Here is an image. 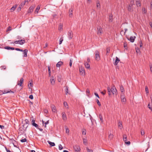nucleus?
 <instances>
[{"label":"nucleus","mask_w":152,"mask_h":152,"mask_svg":"<svg viewBox=\"0 0 152 152\" xmlns=\"http://www.w3.org/2000/svg\"><path fill=\"white\" fill-rule=\"evenodd\" d=\"M63 40V37H61L59 39V44L60 45L61 44Z\"/></svg>","instance_id":"obj_33"},{"label":"nucleus","mask_w":152,"mask_h":152,"mask_svg":"<svg viewBox=\"0 0 152 152\" xmlns=\"http://www.w3.org/2000/svg\"><path fill=\"white\" fill-rule=\"evenodd\" d=\"M1 67L2 68V69H5L6 68V66H1Z\"/></svg>","instance_id":"obj_61"},{"label":"nucleus","mask_w":152,"mask_h":152,"mask_svg":"<svg viewBox=\"0 0 152 152\" xmlns=\"http://www.w3.org/2000/svg\"><path fill=\"white\" fill-rule=\"evenodd\" d=\"M66 94H67L68 93V88L67 86L66 87V89L65 90Z\"/></svg>","instance_id":"obj_39"},{"label":"nucleus","mask_w":152,"mask_h":152,"mask_svg":"<svg viewBox=\"0 0 152 152\" xmlns=\"http://www.w3.org/2000/svg\"><path fill=\"white\" fill-rule=\"evenodd\" d=\"M123 140L124 142L127 140V137L126 135L124 134L123 135Z\"/></svg>","instance_id":"obj_22"},{"label":"nucleus","mask_w":152,"mask_h":152,"mask_svg":"<svg viewBox=\"0 0 152 152\" xmlns=\"http://www.w3.org/2000/svg\"><path fill=\"white\" fill-rule=\"evenodd\" d=\"M66 133L68 134L69 133V129H68L67 128H66Z\"/></svg>","instance_id":"obj_50"},{"label":"nucleus","mask_w":152,"mask_h":152,"mask_svg":"<svg viewBox=\"0 0 152 152\" xmlns=\"http://www.w3.org/2000/svg\"><path fill=\"white\" fill-rule=\"evenodd\" d=\"M92 3L91 0H87V3L88 4H90Z\"/></svg>","instance_id":"obj_35"},{"label":"nucleus","mask_w":152,"mask_h":152,"mask_svg":"<svg viewBox=\"0 0 152 152\" xmlns=\"http://www.w3.org/2000/svg\"><path fill=\"white\" fill-rule=\"evenodd\" d=\"M25 3L24 2L20 4V6L21 7H23L25 5Z\"/></svg>","instance_id":"obj_58"},{"label":"nucleus","mask_w":152,"mask_h":152,"mask_svg":"<svg viewBox=\"0 0 152 152\" xmlns=\"http://www.w3.org/2000/svg\"><path fill=\"white\" fill-rule=\"evenodd\" d=\"M28 50L26 49H25L23 50V54L24 55V57H26L27 56V53L28 52Z\"/></svg>","instance_id":"obj_16"},{"label":"nucleus","mask_w":152,"mask_h":152,"mask_svg":"<svg viewBox=\"0 0 152 152\" xmlns=\"http://www.w3.org/2000/svg\"><path fill=\"white\" fill-rule=\"evenodd\" d=\"M42 124L43 125L44 124H45V127H46V125L47 124H48V123H49V121H47L46 122H45V123H44V121H42Z\"/></svg>","instance_id":"obj_32"},{"label":"nucleus","mask_w":152,"mask_h":152,"mask_svg":"<svg viewBox=\"0 0 152 152\" xmlns=\"http://www.w3.org/2000/svg\"><path fill=\"white\" fill-rule=\"evenodd\" d=\"M5 148L7 152H12L9 149H7L6 147H5Z\"/></svg>","instance_id":"obj_62"},{"label":"nucleus","mask_w":152,"mask_h":152,"mask_svg":"<svg viewBox=\"0 0 152 152\" xmlns=\"http://www.w3.org/2000/svg\"><path fill=\"white\" fill-rule=\"evenodd\" d=\"M120 90L121 91V92H122V93H123L124 92V87L122 86H120Z\"/></svg>","instance_id":"obj_28"},{"label":"nucleus","mask_w":152,"mask_h":152,"mask_svg":"<svg viewBox=\"0 0 152 152\" xmlns=\"http://www.w3.org/2000/svg\"><path fill=\"white\" fill-rule=\"evenodd\" d=\"M99 118L101 122L103 123V119L102 116L100 114L99 115Z\"/></svg>","instance_id":"obj_29"},{"label":"nucleus","mask_w":152,"mask_h":152,"mask_svg":"<svg viewBox=\"0 0 152 152\" xmlns=\"http://www.w3.org/2000/svg\"><path fill=\"white\" fill-rule=\"evenodd\" d=\"M10 48L11 47H10L7 46V47H5L4 48H5V49H6L10 50Z\"/></svg>","instance_id":"obj_56"},{"label":"nucleus","mask_w":152,"mask_h":152,"mask_svg":"<svg viewBox=\"0 0 152 152\" xmlns=\"http://www.w3.org/2000/svg\"><path fill=\"white\" fill-rule=\"evenodd\" d=\"M121 102H125L126 101V99L125 96L124 95V93L122 94L121 96Z\"/></svg>","instance_id":"obj_7"},{"label":"nucleus","mask_w":152,"mask_h":152,"mask_svg":"<svg viewBox=\"0 0 152 152\" xmlns=\"http://www.w3.org/2000/svg\"><path fill=\"white\" fill-rule=\"evenodd\" d=\"M58 82H60L61 80V78L60 77H58Z\"/></svg>","instance_id":"obj_60"},{"label":"nucleus","mask_w":152,"mask_h":152,"mask_svg":"<svg viewBox=\"0 0 152 152\" xmlns=\"http://www.w3.org/2000/svg\"><path fill=\"white\" fill-rule=\"evenodd\" d=\"M132 5L130 4L128 7V10L129 11H131L132 10L133 7H132Z\"/></svg>","instance_id":"obj_23"},{"label":"nucleus","mask_w":152,"mask_h":152,"mask_svg":"<svg viewBox=\"0 0 152 152\" xmlns=\"http://www.w3.org/2000/svg\"><path fill=\"white\" fill-rule=\"evenodd\" d=\"M84 65L85 67L87 69H89L90 68V64L87 62H84Z\"/></svg>","instance_id":"obj_15"},{"label":"nucleus","mask_w":152,"mask_h":152,"mask_svg":"<svg viewBox=\"0 0 152 152\" xmlns=\"http://www.w3.org/2000/svg\"><path fill=\"white\" fill-rule=\"evenodd\" d=\"M34 8V6H31L29 8L28 10V13L31 12L33 11Z\"/></svg>","instance_id":"obj_12"},{"label":"nucleus","mask_w":152,"mask_h":152,"mask_svg":"<svg viewBox=\"0 0 152 152\" xmlns=\"http://www.w3.org/2000/svg\"><path fill=\"white\" fill-rule=\"evenodd\" d=\"M96 102H97V103L98 105H99V106H100L101 104H100V102H99V100H98V99H97L96 100Z\"/></svg>","instance_id":"obj_52"},{"label":"nucleus","mask_w":152,"mask_h":152,"mask_svg":"<svg viewBox=\"0 0 152 152\" xmlns=\"http://www.w3.org/2000/svg\"><path fill=\"white\" fill-rule=\"evenodd\" d=\"M83 142L84 144L86 145L87 143V140L85 138L83 139Z\"/></svg>","instance_id":"obj_31"},{"label":"nucleus","mask_w":152,"mask_h":152,"mask_svg":"<svg viewBox=\"0 0 152 152\" xmlns=\"http://www.w3.org/2000/svg\"><path fill=\"white\" fill-rule=\"evenodd\" d=\"M79 69L80 75H85V72L84 68L81 67H80Z\"/></svg>","instance_id":"obj_4"},{"label":"nucleus","mask_w":152,"mask_h":152,"mask_svg":"<svg viewBox=\"0 0 152 152\" xmlns=\"http://www.w3.org/2000/svg\"><path fill=\"white\" fill-rule=\"evenodd\" d=\"M96 7H97L100 8V4L99 2H97Z\"/></svg>","instance_id":"obj_53"},{"label":"nucleus","mask_w":152,"mask_h":152,"mask_svg":"<svg viewBox=\"0 0 152 152\" xmlns=\"http://www.w3.org/2000/svg\"><path fill=\"white\" fill-rule=\"evenodd\" d=\"M63 64V62L62 61H59L56 64V66L57 67H60Z\"/></svg>","instance_id":"obj_13"},{"label":"nucleus","mask_w":152,"mask_h":152,"mask_svg":"<svg viewBox=\"0 0 152 152\" xmlns=\"http://www.w3.org/2000/svg\"><path fill=\"white\" fill-rule=\"evenodd\" d=\"M109 137L110 139H112L113 137V135L112 134H110L109 136Z\"/></svg>","instance_id":"obj_41"},{"label":"nucleus","mask_w":152,"mask_h":152,"mask_svg":"<svg viewBox=\"0 0 152 152\" xmlns=\"http://www.w3.org/2000/svg\"><path fill=\"white\" fill-rule=\"evenodd\" d=\"M150 70L151 72H152V65L151 64H150Z\"/></svg>","instance_id":"obj_64"},{"label":"nucleus","mask_w":152,"mask_h":152,"mask_svg":"<svg viewBox=\"0 0 152 152\" xmlns=\"http://www.w3.org/2000/svg\"><path fill=\"white\" fill-rule=\"evenodd\" d=\"M107 91L109 95H111L112 93L113 95L115 94L116 95L117 94V91L114 86H112L111 88L110 87H107Z\"/></svg>","instance_id":"obj_1"},{"label":"nucleus","mask_w":152,"mask_h":152,"mask_svg":"<svg viewBox=\"0 0 152 152\" xmlns=\"http://www.w3.org/2000/svg\"><path fill=\"white\" fill-rule=\"evenodd\" d=\"M68 37L69 39H71L73 36V33L72 32V31H69L68 32Z\"/></svg>","instance_id":"obj_8"},{"label":"nucleus","mask_w":152,"mask_h":152,"mask_svg":"<svg viewBox=\"0 0 152 152\" xmlns=\"http://www.w3.org/2000/svg\"><path fill=\"white\" fill-rule=\"evenodd\" d=\"M106 92V90H104L103 91L101 92V93L103 95H104L105 94Z\"/></svg>","instance_id":"obj_57"},{"label":"nucleus","mask_w":152,"mask_h":152,"mask_svg":"<svg viewBox=\"0 0 152 152\" xmlns=\"http://www.w3.org/2000/svg\"><path fill=\"white\" fill-rule=\"evenodd\" d=\"M136 4L137 7L140 6L141 4L140 1L138 0H136Z\"/></svg>","instance_id":"obj_25"},{"label":"nucleus","mask_w":152,"mask_h":152,"mask_svg":"<svg viewBox=\"0 0 152 152\" xmlns=\"http://www.w3.org/2000/svg\"><path fill=\"white\" fill-rule=\"evenodd\" d=\"M87 95L88 96L90 94V91L88 89H87L86 91Z\"/></svg>","instance_id":"obj_37"},{"label":"nucleus","mask_w":152,"mask_h":152,"mask_svg":"<svg viewBox=\"0 0 152 152\" xmlns=\"http://www.w3.org/2000/svg\"><path fill=\"white\" fill-rule=\"evenodd\" d=\"M20 141L21 142H24L26 141V138H24L20 140Z\"/></svg>","instance_id":"obj_45"},{"label":"nucleus","mask_w":152,"mask_h":152,"mask_svg":"<svg viewBox=\"0 0 152 152\" xmlns=\"http://www.w3.org/2000/svg\"><path fill=\"white\" fill-rule=\"evenodd\" d=\"M95 59L97 61L99 60H100V58L99 52L97 50L96 51L95 53Z\"/></svg>","instance_id":"obj_3"},{"label":"nucleus","mask_w":152,"mask_h":152,"mask_svg":"<svg viewBox=\"0 0 152 152\" xmlns=\"http://www.w3.org/2000/svg\"><path fill=\"white\" fill-rule=\"evenodd\" d=\"M51 108H52V110L53 112L54 113H56L57 112V110H56V108L55 106L54 105H51Z\"/></svg>","instance_id":"obj_11"},{"label":"nucleus","mask_w":152,"mask_h":152,"mask_svg":"<svg viewBox=\"0 0 152 152\" xmlns=\"http://www.w3.org/2000/svg\"><path fill=\"white\" fill-rule=\"evenodd\" d=\"M23 81V78H21L20 79V80L19 81V82L20 83V84H22Z\"/></svg>","instance_id":"obj_51"},{"label":"nucleus","mask_w":152,"mask_h":152,"mask_svg":"<svg viewBox=\"0 0 152 152\" xmlns=\"http://www.w3.org/2000/svg\"><path fill=\"white\" fill-rule=\"evenodd\" d=\"M50 83L52 85H54L55 84V80L54 77L53 76H52L50 79Z\"/></svg>","instance_id":"obj_10"},{"label":"nucleus","mask_w":152,"mask_h":152,"mask_svg":"<svg viewBox=\"0 0 152 152\" xmlns=\"http://www.w3.org/2000/svg\"><path fill=\"white\" fill-rule=\"evenodd\" d=\"M49 144L51 146H53L55 145V144L54 142H51L49 141H48Z\"/></svg>","instance_id":"obj_26"},{"label":"nucleus","mask_w":152,"mask_h":152,"mask_svg":"<svg viewBox=\"0 0 152 152\" xmlns=\"http://www.w3.org/2000/svg\"><path fill=\"white\" fill-rule=\"evenodd\" d=\"M145 91L147 94H148V92H148V87L147 86L145 87Z\"/></svg>","instance_id":"obj_43"},{"label":"nucleus","mask_w":152,"mask_h":152,"mask_svg":"<svg viewBox=\"0 0 152 152\" xmlns=\"http://www.w3.org/2000/svg\"><path fill=\"white\" fill-rule=\"evenodd\" d=\"M40 9V6L39 5H38L37 6V7L36 8V9L35 10V13H38V11L39 10V9Z\"/></svg>","instance_id":"obj_20"},{"label":"nucleus","mask_w":152,"mask_h":152,"mask_svg":"<svg viewBox=\"0 0 152 152\" xmlns=\"http://www.w3.org/2000/svg\"><path fill=\"white\" fill-rule=\"evenodd\" d=\"M63 24L60 23L59 25L58 29L59 31H61L63 30Z\"/></svg>","instance_id":"obj_18"},{"label":"nucleus","mask_w":152,"mask_h":152,"mask_svg":"<svg viewBox=\"0 0 152 152\" xmlns=\"http://www.w3.org/2000/svg\"><path fill=\"white\" fill-rule=\"evenodd\" d=\"M148 108L150 109L151 110H152V108L151 107H150V104L149 103L148 104Z\"/></svg>","instance_id":"obj_59"},{"label":"nucleus","mask_w":152,"mask_h":152,"mask_svg":"<svg viewBox=\"0 0 152 152\" xmlns=\"http://www.w3.org/2000/svg\"><path fill=\"white\" fill-rule=\"evenodd\" d=\"M33 84L32 83H30L28 85V86L29 87V88H30L29 87V86L32 87V86Z\"/></svg>","instance_id":"obj_54"},{"label":"nucleus","mask_w":152,"mask_h":152,"mask_svg":"<svg viewBox=\"0 0 152 152\" xmlns=\"http://www.w3.org/2000/svg\"><path fill=\"white\" fill-rule=\"evenodd\" d=\"M17 6H13L11 9V11L13 12L14 11L15 9L16 8Z\"/></svg>","instance_id":"obj_27"},{"label":"nucleus","mask_w":152,"mask_h":152,"mask_svg":"<svg viewBox=\"0 0 152 152\" xmlns=\"http://www.w3.org/2000/svg\"><path fill=\"white\" fill-rule=\"evenodd\" d=\"M62 118L63 120L66 121L67 120V117L66 114L64 112H62Z\"/></svg>","instance_id":"obj_9"},{"label":"nucleus","mask_w":152,"mask_h":152,"mask_svg":"<svg viewBox=\"0 0 152 152\" xmlns=\"http://www.w3.org/2000/svg\"><path fill=\"white\" fill-rule=\"evenodd\" d=\"M14 42L16 44L18 43L20 45H23L25 42V41L24 40H19L15 41Z\"/></svg>","instance_id":"obj_5"},{"label":"nucleus","mask_w":152,"mask_h":152,"mask_svg":"<svg viewBox=\"0 0 152 152\" xmlns=\"http://www.w3.org/2000/svg\"><path fill=\"white\" fill-rule=\"evenodd\" d=\"M145 134V132L143 130H141V134L142 135H143Z\"/></svg>","instance_id":"obj_42"},{"label":"nucleus","mask_w":152,"mask_h":152,"mask_svg":"<svg viewBox=\"0 0 152 152\" xmlns=\"http://www.w3.org/2000/svg\"><path fill=\"white\" fill-rule=\"evenodd\" d=\"M136 52L137 53H139L140 52V50L138 48H137L136 49Z\"/></svg>","instance_id":"obj_48"},{"label":"nucleus","mask_w":152,"mask_h":152,"mask_svg":"<svg viewBox=\"0 0 152 152\" xmlns=\"http://www.w3.org/2000/svg\"><path fill=\"white\" fill-rule=\"evenodd\" d=\"M64 106L67 108H68V106L67 103L66 102H64Z\"/></svg>","instance_id":"obj_30"},{"label":"nucleus","mask_w":152,"mask_h":152,"mask_svg":"<svg viewBox=\"0 0 152 152\" xmlns=\"http://www.w3.org/2000/svg\"><path fill=\"white\" fill-rule=\"evenodd\" d=\"M82 134H83L85 135L86 134V130L85 129H83L82 130Z\"/></svg>","instance_id":"obj_34"},{"label":"nucleus","mask_w":152,"mask_h":152,"mask_svg":"<svg viewBox=\"0 0 152 152\" xmlns=\"http://www.w3.org/2000/svg\"><path fill=\"white\" fill-rule=\"evenodd\" d=\"M32 124L33 126L37 128L38 125L35 123V121L33 120L32 121Z\"/></svg>","instance_id":"obj_21"},{"label":"nucleus","mask_w":152,"mask_h":152,"mask_svg":"<svg viewBox=\"0 0 152 152\" xmlns=\"http://www.w3.org/2000/svg\"><path fill=\"white\" fill-rule=\"evenodd\" d=\"M122 123L121 122L119 121L118 123V126L121 129L122 128Z\"/></svg>","instance_id":"obj_19"},{"label":"nucleus","mask_w":152,"mask_h":152,"mask_svg":"<svg viewBox=\"0 0 152 152\" xmlns=\"http://www.w3.org/2000/svg\"><path fill=\"white\" fill-rule=\"evenodd\" d=\"M73 148L75 151L77 152L79 151L80 150V147L77 145H75L74 146Z\"/></svg>","instance_id":"obj_6"},{"label":"nucleus","mask_w":152,"mask_h":152,"mask_svg":"<svg viewBox=\"0 0 152 152\" xmlns=\"http://www.w3.org/2000/svg\"><path fill=\"white\" fill-rule=\"evenodd\" d=\"M87 150L88 152H93V150L91 149H89L88 148H87Z\"/></svg>","instance_id":"obj_40"},{"label":"nucleus","mask_w":152,"mask_h":152,"mask_svg":"<svg viewBox=\"0 0 152 152\" xmlns=\"http://www.w3.org/2000/svg\"><path fill=\"white\" fill-rule=\"evenodd\" d=\"M112 15H110L109 16V21L110 22H111L112 21Z\"/></svg>","instance_id":"obj_36"},{"label":"nucleus","mask_w":152,"mask_h":152,"mask_svg":"<svg viewBox=\"0 0 152 152\" xmlns=\"http://www.w3.org/2000/svg\"><path fill=\"white\" fill-rule=\"evenodd\" d=\"M103 31L102 28L100 26H98L97 28V34L99 36L102 35Z\"/></svg>","instance_id":"obj_2"},{"label":"nucleus","mask_w":152,"mask_h":152,"mask_svg":"<svg viewBox=\"0 0 152 152\" xmlns=\"http://www.w3.org/2000/svg\"><path fill=\"white\" fill-rule=\"evenodd\" d=\"M125 143L126 144L128 145H129L130 144V141L125 142Z\"/></svg>","instance_id":"obj_49"},{"label":"nucleus","mask_w":152,"mask_h":152,"mask_svg":"<svg viewBox=\"0 0 152 152\" xmlns=\"http://www.w3.org/2000/svg\"><path fill=\"white\" fill-rule=\"evenodd\" d=\"M72 60L71 59H70V63H69V66L70 67L72 66Z\"/></svg>","instance_id":"obj_55"},{"label":"nucleus","mask_w":152,"mask_h":152,"mask_svg":"<svg viewBox=\"0 0 152 152\" xmlns=\"http://www.w3.org/2000/svg\"><path fill=\"white\" fill-rule=\"evenodd\" d=\"M69 15L70 17H71L72 15V10L70 9L69 11Z\"/></svg>","instance_id":"obj_24"},{"label":"nucleus","mask_w":152,"mask_h":152,"mask_svg":"<svg viewBox=\"0 0 152 152\" xmlns=\"http://www.w3.org/2000/svg\"><path fill=\"white\" fill-rule=\"evenodd\" d=\"M10 92H13L12 91H3V93L4 94H6V93H9Z\"/></svg>","instance_id":"obj_46"},{"label":"nucleus","mask_w":152,"mask_h":152,"mask_svg":"<svg viewBox=\"0 0 152 152\" xmlns=\"http://www.w3.org/2000/svg\"><path fill=\"white\" fill-rule=\"evenodd\" d=\"M12 29L11 28V27H10V26H9V27H8V28H7V32H8L9 31H11V30Z\"/></svg>","instance_id":"obj_47"},{"label":"nucleus","mask_w":152,"mask_h":152,"mask_svg":"<svg viewBox=\"0 0 152 152\" xmlns=\"http://www.w3.org/2000/svg\"><path fill=\"white\" fill-rule=\"evenodd\" d=\"M142 13H146V11L145 10V8H143L142 9Z\"/></svg>","instance_id":"obj_44"},{"label":"nucleus","mask_w":152,"mask_h":152,"mask_svg":"<svg viewBox=\"0 0 152 152\" xmlns=\"http://www.w3.org/2000/svg\"><path fill=\"white\" fill-rule=\"evenodd\" d=\"M58 148H59V150H61L62 149H63V147L60 144L59 145V146H58Z\"/></svg>","instance_id":"obj_38"},{"label":"nucleus","mask_w":152,"mask_h":152,"mask_svg":"<svg viewBox=\"0 0 152 152\" xmlns=\"http://www.w3.org/2000/svg\"><path fill=\"white\" fill-rule=\"evenodd\" d=\"M135 37H131L129 39L131 42H133L135 40Z\"/></svg>","instance_id":"obj_17"},{"label":"nucleus","mask_w":152,"mask_h":152,"mask_svg":"<svg viewBox=\"0 0 152 152\" xmlns=\"http://www.w3.org/2000/svg\"><path fill=\"white\" fill-rule=\"evenodd\" d=\"M120 61V60L117 57H116V59L114 63V64L115 65H116Z\"/></svg>","instance_id":"obj_14"},{"label":"nucleus","mask_w":152,"mask_h":152,"mask_svg":"<svg viewBox=\"0 0 152 152\" xmlns=\"http://www.w3.org/2000/svg\"><path fill=\"white\" fill-rule=\"evenodd\" d=\"M29 98L32 99L33 98V96L32 95H30L29 96Z\"/></svg>","instance_id":"obj_63"}]
</instances>
